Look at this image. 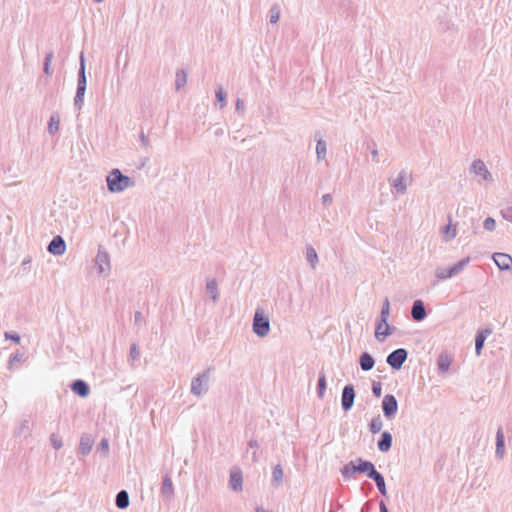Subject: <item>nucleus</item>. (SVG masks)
I'll return each mask as SVG.
<instances>
[{
    "label": "nucleus",
    "mask_w": 512,
    "mask_h": 512,
    "mask_svg": "<svg viewBox=\"0 0 512 512\" xmlns=\"http://www.w3.org/2000/svg\"><path fill=\"white\" fill-rule=\"evenodd\" d=\"M229 487L235 492H240L243 489L242 471L237 467H234L230 470Z\"/></svg>",
    "instance_id": "obj_12"
},
{
    "label": "nucleus",
    "mask_w": 512,
    "mask_h": 512,
    "mask_svg": "<svg viewBox=\"0 0 512 512\" xmlns=\"http://www.w3.org/2000/svg\"><path fill=\"white\" fill-rule=\"evenodd\" d=\"M185 84H186V74L183 71L177 72L176 81H175L176 89L179 90Z\"/></svg>",
    "instance_id": "obj_41"
},
{
    "label": "nucleus",
    "mask_w": 512,
    "mask_h": 512,
    "mask_svg": "<svg viewBox=\"0 0 512 512\" xmlns=\"http://www.w3.org/2000/svg\"><path fill=\"white\" fill-rule=\"evenodd\" d=\"M332 200H333V198H332V195L330 193L324 194L322 196V204L324 206L330 205L332 203Z\"/></svg>",
    "instance_id": "obj_51"
},
{
    "label": "nucleus",
    "mask_w": 512,
    "mask_h": 512,
    "mask_svg": "<svg viewBox=\"0 0 512 512\" xmlns=\"http://www.w3.org/2000/svg\"><path fill=\"white\" fill-rule=\"evenodd\" d=\"M50 442L54 449L59 450L63 446V442L60 437H58L56 434H51L50 436Z\"/></svg>",
    "instance_id": "obj_42"
},
{
    "label": "nucleus",
    "mask_w": 512,
    "mask_h": 512,
    "mask_svg": "<svg viewBox=\"0 0 512 512\" xmlns=\"http://www.w3.org/2000/svg\"><path fill=\"white\" fill-rule=\"evenodd\" d=\"M283 469L280 464H277L272 471V479L271 484L273 487L278 488L282 485L283 482Z\"/></svg>",
    "instance_id": "obj_26"
},
{
    "label": "nucleus",
    "mask_w": 512,
    "mask_h": 512,
    "mask_svg": "<svg viewBox=\"0 0 512 512\" xmlns=\"http://www.w3.org/2000/svg\"><path fill=\"white\" fill-rule=\"evenodd\" d=\"M375 470V465L371 461L359 457L346 463L340 472L345 480H350L354 479L357 474H365L369 478Z\"/></svg>",
    "instance_id": "obj_1"
},
{
    "label": "nucleus",
    "mask_w": 512,
    "mask_h": 512,
    "mask_svg": "<svg viewBox=\"0 0 512 512\" xmlns=\"http://www.w3.org/2000/svg\"><path fill=\"white\" fill-rule=\"evenodd\" d=\"M389 315H390V302H389L388 298H385L382 308H381V312H380L381 323L386 324V322H388Z\"/></svg>",
    "instance_id": "obj_34"
},
{
    "label": "nucleus",
    "mask_w": 512,
    "mask_h": 512,
    "mask_svg": "<svg viewBox=\"0 0 512 512\" xmlns=\"http://www.w3.org/2000/svg\"><path fill=\"white\" fill-rule=\"evenodd\" d=\"M215 134L216 135H222L223 134V130L222 129H218V130H216Z\"/></svg>",
    "instance_id": "obj_59"
},
{
    "label": "nucleus",
    "mask_w": 512,
    "mask_h": 512,
    "mask_svg": "<svg viewBox=\"0 0 512 512\" xmlns=\"http://www.w3.org/2000/svg\"><path fill=\"white\" fill-rule=\"evenodd\" d=\"M4 336H5V339H9V340L15 342L16 344L20 343L21 337L16 332H12V331L11 332H5Z\"/></svg>",
    "instance_id": "obj_47"
},
{
    "label": "nucleus",
    "mask_w": 512,
    "mask_h": 512,
    "mask_svg": "<svg viewBox=\"0 0 512 512\" xmlns=\"http://www.w3.org/2000/svg\"><path fill=\"white\" fill-rule=\"evenodd\" d=\"M23 357H24V354H23V353H19V352H17V353L11 354V355H10V358H9V368H11V367H12V365H13V363H14V362H20V361H22Z\"/></svg>",
    "instance_id": "obj_48"
},
{
    "label": "nucleus",
    "mask_w": 512,
    "mask_h": 512,
    "mask_svg": "<svg viewBox=\"0 0 512 512\" xmlns=\"http://www.w3.org/2000/svg\"><path fill=\"white\" fill-rule=\"evenodd\" d=\"M235 110L239 114H243L244 113V111H245V104H244V101L242 99L238 98L236 100Z\"/></svg>",
    "instance_id": "obj_49"
},
{
    "label": "nucleus",
    "mask_w": 512,
    "mask_h": 512,
    "mask_svg": "<svg viewBox=\"0 0 512 512\" xmlns=\"http://www.w3.org/2000/svg\"><path fill=\"white\" fill-rule=\"evenodd\" d=\"M31 262V258L30 257H27L25 258L23 261H22V266H26L27 264H29Z\"/></svg>",
    "instance_id": "obj_58"
},
{
    "label": "nucleus",
    "mask_w": 512,
    "mask_h": 512,
    "mask_svg": "<svg viewBox=\"0 0 512 512\" xmlns=\"http://www.w3.org/2000/svg\"><path fill=\"white\" fill-rule=\"evenodd\" d=\"M444 232H445V234L448 235L449 239H452V238H454L456 236V230H455V228L452 229L450 224H448L445 227V231Z\"/></svg>",
    "instance_id": "obj_50"
},
{
    "label": "nucleus",
    "mask_w": 512,
    "mask_h": 512,
    "mask_svg": "<svg viewBox=\"0 0 512 512\" xmlns=\"http://www.w3.org/2000/svg\"><path fill=\"white\" fill-rule=\"evenodd\" d=\"M96 450L102 455L103 458L108 457L109 440L107 438H102L101 441L98 443Z\"/></svg>",
    "instance_id": "obj_36"
},
{
    "label": "nucleus",
    "mask_w": 512,
    "mask_h": 512,
    "mask_svg": "<svg viewBox=\"0 0 512 512\" xmlns=\"http://www.w3.org/2000/svg\"><path fill=\"white\" fill-rule=\"evenodd\" d=\"M94 439L89 434H83L80 438L78 453L82 456L88 455L93 447Z\"/></svg>",
    "instance_id": "obj_20"
},
{
    "label": "nucleus",
    "mask_w": 512,
    "mask_h": 512,
    "mask_svg": "<svg viewBox=\"0 0 512 512\" xmlns=\"http://www.w3.org/2000/svg\"><path fill=\"white\" fill-rule=\"evenodd\" d=\"M369 430L373 434H377L382 430L383 427V421L381 419L380 415H377L372 418V420L369 423Z\"/></svg>",
    "instance_id": "obj_32"
},
{
    "label": "nucleus",
    "mask_w": 512,
    "mask_h": 512,
    "mask_svg": "<svg viewBox=\"0 0 512 512\" xmlns=\"http://www.w3.org/2000/svg\"><path fill=\"white\" fill-rule=\"evenodd\" d=\"M70 388L74 394L82 398H85L90 394L89 384L82 379H76L72 381V383L70 384Z\"/></svg>",
    "instance_id": "obj_17"
},
{
    "label": "nucleus",
    "mask_w": 512,
    "mask_h": 512,
    "mask_svg": "<svg viewBox=\"0 0 512 512\" xmlns=\"http://www.w3.org/2000/svg\"><path fill=\"white\" fill-rule=\"evenodd\" d=\"M359 365L363 371H370L375 365V359L369 352H363L359 357Z\"/></svg>",
    "instance_id": "obj_24"
},
{
    "label": "nucleus",
    "mask_w": 512,
    "mask_h": 512,
    "mask_svg": "<svg viewBox=\"0 0 512 512\" xmlns=\"http://www.w3.org/2000/svg\"><path fill=\"white\" fill-rule=\"evenodd\" d=\"M129 494L126 490H120L115 497V505L118 509L124 510L129 507Z\"/></svg>",
    "instance_id": "obj_25"
},
{
    "label": "nucleus",
    "mask_w": 512,
    "mask_h": 512,
    "mask_svg": "<svg viewBox=\"0 0 512 512\" xmlns=\"http://www.w3.org/2000/svg\"><path fill=\"white\" fill-rule=\"evenodd\" d=\"M95 265L98 268L100 274H108L110 272V257L108 252L103 246L98 247L97 255L95 258Z\"/></svg>",
    "instance_id": "obj_9"
},
{
    "label": "nucleus",
    "mask_w": 512,
    "mask_h": 512,
    "mask_svg": "<svg viewBox=\"0 0 512 512\" xmlns=\"http://www.w3.org/2000/svg\"><path fill=\"white\" fill-rule=\"evenodd\" d=\"M483 226L487 231H494L496 228V221L492 217H487L484 220Z\"/></svg>",
    "instance_id": "obj_44"
},
{
    "label": "nucleus",
    "mask_w": 512,
    "mask_h": 512,
    "mask_svg": "<svg viewBox=\"0 0 512 512\" xmlns=\"http://www.w3.org/2000/svg\"><path fill=\"white\" fill-rule=\"evenodd\" d=\"M382 326H384V323H381V320L379 319L377 324H376L375 331L381 332Z\"/></svg>",
    "instance_id": "obj_56"
},
{
    "label": "nucleus",
    "mask_w": 512,
    "mask_h": 512,
    "mask_svg": "<svg viewBox=\"0 0 512 512\" xmlns=\"http://www.w3.org/2000/svg\"><path fill=\"white\" fill-rule=\"evenodd\" d=\"M53 56H54L53 51H49L45 55V58H44V61H43V72L47 76H50L52 74L51 62H52Z\"/></svg>",
    "instance_id": "obj_35"
},
{
    "label": "nucleus",
    "mask_w": 512,
    "mask_h": 512,
    "mask_svg": "<svg viewBox=\"0 0 512 512\" xmlns=\"http://www.w3.org/2000/svg\"><path fill=\"white\" fill-rule=\"evenodd\" d=\"M379 512H389V509L383 500L379 502Z\"/></svg>",
    "instance_id": "obj_54"
},
{
    "label": "nucleus",
    "mask_w": 512,
    "mask_h": 512,
    "mask_svg": "<svg viewBox=\"0 0 512 512\" xmlns=\"http://www.w3.org/2000/svg\"><path fill=\"white\" fill-rule=\"evenodd\" d=\"M25 435V437H28L31 435V428H30V422L28 419H24L18 428L15 430V436H21Z\"/></svg>",
    "instance_id": "obj_31"
},
{
    "label": "nucleus",
    "mask_w": 512,
    "mask_h": 512,
    "mask_svg": "<svg viewBox=\"0 0 512 512\" xmlns=\"http://www.w3.org/2000/svg\"><path fill=\"white\" fill-rule=\"evenodd\" d=\"M408 358V351L405 348H397L386 358L387 364L394 370H400Z\"/></svg>",
    "instance_id": "obj_7"
},
{
    "label": "nucleus",
    "mask_w": 512,
    "mask_h": 512,
    "mask_svg": "<svg viewBox=\"0 0 512 512\" xmlns=\"http://www.w3.org/2000/svg\"><path fill=\"white\" fill-rule=\"evenodd\" d=\"M327 146L323 139H319L316 144V155L318 160H322L326 156Z\"/></svg>",
    "instance_id": "obj_37"
},
{
    "label": "nucleus",
    "mask_w": 512,
    "mask_h": 512,
    "mask_svg": "<svg viewBox=\"0 0 512 512\" xmlns=\"http://www.w3.org/2000/svg\"><path fill=\"white\" fill-rule=\"evenodd\" d=\"M270 22L275 24L279 21L280 18V10L277 5H273L270 9Z\"/></svg>",
    "instance_id": "obj_40"
},
{
    "label": "nucleus",
    "mask_w": 512,
    "mask_h": 512,
    "mask_svg": "<svg viewBox=\"0 0 512 512\" xmlns=\"http://www.w3.org/2000/svg\"><path fill=\"white\" fill-rule=\"evenodd\" d=\"M129 357L132 360H138L139 359L140 352H139V349H138V346H137L136 343L131 344L130 351H129Z\"/></svg>",
    "instance_id": "obj_45"
},
{
    "label": "nucleus",
    "mask_w": 512,
    "mask_h": 512,
    "mask_svg": "<svg viewBox=\"0 0 512 512\" xmlns=\"http://www.w3.org/2000/svg\"><path fill=\"white\" fill-rule=\"evenodd\" d=\"M327 388L326 375L324 372L319 373L318 382H317V395L319 398H323L325 391Z\"/></svg>",
    "instance_id": "obj_30"
},
{
    "label": "nucleus",
    "mask_w": 512,
    "mask_h": 512,
    "mask_svg": "<svg viewBox=\"0 0 512 512\" xmlns=\"http://www.w3.org/2000/svg\"><path fill=\"white\" fill-rule=\"evenodd\" d=\"M505 455V436L503 432V428L501 426L498 427L496 432V450L495 456L498 459H503Z\"/></svg>",
    "instance_id": "obj_19"
},
{
    "label": "nucleus",
    "mask_w": 512,
    "mask_h": 512,
    "mask_svg": "<svg viewBox=\"0 0 512 512\" xmlns=\"http://www.w3.org/2000/svg\"><path fill=\"white\" fill-rule=\"evenodd\" d=\"M392 443H393L392 434L389 431H383L381 433L380 438L377 441V448L380 452L386 453L391 449Z\"/></svg>",
    "instance_id": "obj_18"
},
{
    "label": "nucleus",
    "mask_w": 512,
    "mask_h": 512,
    "mask_svg": "<svg viewBox=\"0 0 512 512\" xmlns=\"http://www.w3.org/2000/svg\"><path fill=\"white\" fill-rule=\"evenodd\" d=\"M384 327H385V329L381 332L375 331V337L380 342H383L388 336H390L392 334V328L388 324V322H386V324H384Z\"/></svg>",
    "instance_id": "obj_38"
},
{
    "label": "nucleus",
    "mask_w": 512,
    "mask_h": 512,
    "mask_svg": "<svg viewBox=\"0 0 512 512\" xmlns=\"http://www.w3.org/2000/svg\"><path fill=\"white\" fill-rule=\"evenodd\" d=\"M492 259L501 271H508L512 268V257L507 253L495 252Z\"/></svg>",
    "instance_id": "obj_13"
},
{
    "label": "nucleus",
    "mask_w": 512,
    "mask_h": 512,
    "mask_svg": "<svg viewBox=\"0 0 512 512\" xmlns=\"http://www.w3.org/2000/svg\"><path fill=\"white\" fill-rule=\"evenodd\" d=\"M60 116L57 112L51 114L48 121V132L51 135H55L59 130Z\"/></svg>",
    "instance_id": "obj_27"
},
{
    "label": "nucleus",
    "mask_w": 512,
    "mask_h": 512,
    "mask_svg": "<svg viewBox=\"0 0 512 512\" xmlns=\"http://www.w3.org/2000/svg\"><path fill=\"white\" fill-rule=\"evenodd\" d=\"M438 370L441 373L447 372L449 370V367L451 365V360L448 356L440 355L437 360Z\"/></svg>",
    "instance_id": "obj_33"
},
{
    "label": "nucleus",
    "mask_w": 512,
    "mask_h": 512,
    "mask_svg": "<svg viewBox=\"0 0 512 512\" xmlns=\"http://www.w3.org/2000/svg\"><path fill=\"white\" fill-rule=\"evenodd\" d=\"M248 446L252 449H254L253 453H252V461L253 462H256L258 460V457H257V452L256 450L259 448V444H258V441L255 440V439H251L249 442H248Z\"/></svg>",
    "instance_id": "obj_46"
},
{
    "label": "nucleus",
    "mask_w": 512,
    "mask_h": 512,
    "mask_svg": "<svg viewBox=\"0 0 512 512\" xmlns=\"http://www.w3.org/2000/svg\"><path fill=\"white\" fill-rule=\"evenodd\" d=\"M107 188L111 193H120L135 185L134 180L119 169H112L106 177Z\"/></svg>",
    "instance_id": "obj_2"
},
{
    "label": "nucleus",
    "mask_w": 512,
    "mask_h": 512,
    "mask_svg": "<svg viewBox=\"0 0 512 512\" xmlns=\"http://www.w3.org/2000/svg\"><path fill=\"white\" fill-rule=\"evenodd\" d=\"M382 411L386 419L392 420L398 411V401L393 394H386L382 400Z\"/></svg>",
    "instance_id": "obj_8"
},
{
    "label": "nucleus",
    "mask_w": 512,
    "mask_h": 512,
    "mask_svg": "<svg viewBox=\"0 0 512 512\" xmlns=\"http://www.w3.org/2000/svg\"><path fill=\"white\" fill-rule=\"evenodd\" d=\"M491 334L490 329L479 330L475 336V353L480 356L487 337Z\"/></svg>",
    "instance_id": "obj_21"
},
{
    "label": "nucleus",
    "mask_w": 512,
    "mask_h": 512,
    "mask_svg": "<svg viewBox=\"0 0 512 512\" xmlns=\"http://www.w3.org/2000/svg\"><path fill=\"white\" fill-rule=\"evenodd\" d=\"M470 260V257H465L448 268L438 267L435 270V277L440 281L452 278L461 273L465 269V267L470 263Z\"/></svg>",
    "instance_id": "obj_5"
},
{
    "label": "nucleus",
    "mask_w": 512,
    "mask_h": 512,
    "mask_svg": "<svg viewBox=\"0 0 512 512\" xmlns=\"http://www.w3.org/2000/svg\"><path fill=\"white\" fill-rule=\"evenodd\" d=\"M160 493L165 499H168V500H170L172 498V496L174 495L173 483L168 474H166L163 477Z\"/></svg>",
    "instance_id": "obj_22"
},
{
    "label": "nucleus",
    "mask_w": 512,
    "mask_h": 512,
    "mask_svg": "<svg viewBox=\"0 0 512 512\" xmlns=\"http://www.w3.org/2000/svg\"><path fill=\"white\" fill-rule=\"evenodd\" d=\"M372 393L376 398H379L382 395V384L379 381L372 382Z\"/></svg>",
    "instance_id": "obj_43"
},
{
    "label": "nucleus",
    "mask_w": 512,
    "mask_h": 512,
    "mask_svg": "<svg viewBox=\"0 0 512 512\" xmlns=\"http://www.w3.org/2000/svg\"><path fill=\"white\" fill-rule=\"evenodd\" d=\"M142 321H143L142 313L140 311H136L135 314H134V322H135V324L136 325H140Z\"/></svg>",
    "instance_id": "obj_53"
},
{
    "label": "nucleus",
    "mask_w": 512,
    "mask_h": 512,
    "mask_svg": "<svg viewBox=\"0 0 512 512\" xmlns=\"http://www.w3.org/2000/svg\"><path fill=\"white\" fill-rule=\"evenodd\" d=\"M216 101L219 103L220 108H223L226 105V97L227 93L223 90L222 87H218L215 92Z\"/></svg>",
    "instance_id": "obj_39"
},
{
    "label": "nucleus",
    "mask_w": 512,
    "mask_h": 512,
    "mask_svg": "<svg viewBox=\"0 0 512 512\" xmlns=\"http://www.w3.org/2000/svg\"><path fill=\"white\" fill-rule=\"evenodd\" d=\"M369 479H372L375 482L376 487L379 490L381 495L387 496V489H386L385 478H384V476L380 472L375 470L374 472H372V474L369 477Z\"/></svg>",
    "instance_id": "obj_23"
},
{
    "label": "nucleus",
    "mask_w": 512,
    "mask_h": 512,
    "mask_svg": "<svg viewBox=\"0 0 512 512\" xmlns=\"http://www.w3.org/2000/svg\"><path fill=\"white\" fill-rule=\"evenodd\" d=\"M139 138L143 147L146 148L149 146V139L143 131L140 132Z\"/></svg>",
    "instance_id": "obj_52"
},
{
    "label": "nucleus",
    "mask_w": 512,
    "mask_h": 512,
    "mask_svg": "<svg viewBox=\"0 0 512 512\" xmlns=\"http://www.w3.org/2000/svg\"><path fill=\"white\" fill-rule=\"evenodd\" d=\"M47 251L54 256H61L66 251V242L62 236L57 235L52 238L47 246Z\"/></svg>",
    "instance_id": "obj_11"
},
{
    "label": "nucleus",
    "mask_w": 512,
    "mask_h": 512,
    "mask_svg": "<svg viewBox=\"0 0 512 512\" xmlns=\"http://www.w3.org/2000/svg\"><path fill=\"white\" fill-rule=\"evenodd\" d=\"M356 397V392L352 384L344 386L341 395V406L342 409L347 412L352 409Z\"/></svg>",
    "instance_id": "obj_10"
},
{
    "label": "nucleus",
    "mask_w": 512,
    "mask_h": 512,
    "mask_svg": "<svg viewBox=\"0 0 512 512\" xmlns=\"http://www.w3.org/2000/svg\"><path fill=\"white\" fill-rule=\"evenodd\" d=\"M206 291L211 296L213 302H217L219 299L217 281L216 279H210L206 283Z\"/></svg>",
    "instance_id": "obj_28"
},
{
    "label": "nucleus",
    "mask_w": 512,
    "mask_h": 512,
    "mask_svg": "<svg viewBox=\"0 0 512 512\" xmlns=\"http://www.w3.org/2000/svg\"><path fill=\"white\" fill-rule=\"evenodd\" d=\"M213 368L208 367L192 378L190 393L196 397H202L209 390L210 374Z\"/></svg>",
    "instance_id": "obj_4"
},
{
    "label": "nucleus",
    "mask_w": 512,
    "mask_h": 512,
    "mask_svg": "<svg viewBox=\"0 0 512 512\" xmlns=\"http://www.w3.org/2000/svg\"><path fill=\"white\" fill-rule=\"evenodd\" d=\"M407 172L402 170L399 172L397 177L390 181V185L396 190L397 194L403 195L406 193L407 184H406Z\"/></svg>",
    "instance_id": "obj_16"
},
{
    "label": "nucleus",
    "mask_w": 512,
    "mask_h": 512,
    "mask_svg": "<svg viewBox=\"0 0 512 512\" xmlns=\"http://www.w3.org/2000/svg\"><path fill=\"white\" fill-rule=\"evenodd\" d=\"M371 155H372L373 160L377 161V157H378V150L374 148V149L371 151Z\"/></svg>",
    "instance_id": "obj_57"
},
{
    "label": "nucleus",
    "mask_w": 512,
    "mask_h": 512,
    "mask_svg": "<svg viewBox=\"0 0 512 512\" xmlns=\"http://www.w3.org/2000/svg\"><path fill=\"white\" fill-rule=\"evenodd\" d=\"M411 317L416 322H421L427 317L426 308L422 300L417 299L413 302L411 308Z\"/></svg>",
    "instance_id": "obj_15"
},
{
    "label": "nucleus",
    "mask_w": 512,
    "mask_h": 512,
    "mask_svg": "<svg viewBox=\"0 0 512 512\" xmlns=\"http://www.w3.org/2000/svg\"><path fill=\"white\" fill-rule=\"evenodd\" d=\"M470 172L476 175H480L483 180L492 181L491 173L488 171L485 163L480 159L474 160L472 162Z\"/></svg>",
    "instance_id": "obj_14"
},
{
    "label": "nucleus",
    "mask_w": 512,
    "mask_h": 512,
    "mask_svg": "<svg viewBox=\"0 0 512 512\" xmlns=\"http://www.w3.org/2000/svg\"><path fill=\"white\" fill-rule=\"evenodd\" d=\"M95 3H100L102 2L103 0H93Z\"/></svg>",
    "instance_id": "obj_60"
},
{
    "label": "nucleus",
    "mask_w": 512,
    "mask_h": 512,
    "mask_svg": "<svg viewBox=\"0 0 512 512\" xmlns=\"http://www.w3.org/2000/svg\"><path fill=\"white\" fill-rule=\"evenodd\" d=\"M87 89V76L84 53L80 54V64L77 74V88L74 97V107L78 110L82 108L84 103V96Z\"/></svg>",
    "instance_id": "obj_3"
},
{
    "label": "nucleus",
    "mask_w": 512,
    "mask_h": 512,
    "mask_svg": "<svg viewBox=\"0 0 512 512\" xmlns=\"http://www.w3.org/2000/svg\"><path fill=\"white\" fill-rule=\"evenodd\" d=\"M370 510V503L369 502H366L362 508H361V512H368Z\"/></svg>",
    "instance_id": "obj_55"
},
{
    "label": "nucleus",
    "mask_w": 512,
    "mask_h": 512,
    "mask_svg": "<svg viewBox=\"0 0 512 512\" xmlns=\"http://www.w3.org/2000/svg\"><path fill=\"white\" fill-rule=\"evenodd\" d=\"M253 332L258 337H265L270 331V320L268 316L264 313L262 309H256L253 323H252Z\"/></svg>",
    "instance_id": "obj_6"
},
{
    "label": "nucleus",
    "mask_w": 512,
    "mask_h": 512,
    "mask_svg": "<svg viewBox=\"0 0 512 512\" xmlns=\"http://www.w3.org/2000/svg\"><path fill=\"white\" fill-rule=\"evenodd\" d=\"M306 260L313 269H315L319 261L316 250L310 245L306 247Z\"/></svg>",
    "instance_id": "obj_29"
}]
</instances>
